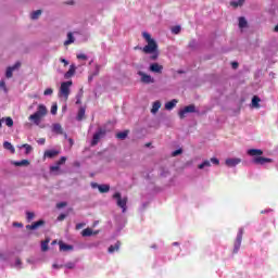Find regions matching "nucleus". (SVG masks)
I'll use <instances>...</instances> for the list:
<instances>
[{
  "mask_svg": "<svg viewBox=\"0 0 278 278\" xmlns=\"http://www.w3.org/2000/svg\"><path fill=\"white\" fill-rule=\"evenodd\" d=\"M248 155H250L252 159V164H258L260 166H264L265 164H271L273 159L264 157V151L261 149H249Z\"/></svg>",
  "mask_w": 278,
  "mask_h": 278,
  "instance_id": "1",
  "label": "nucleus"
},
{
  "mask_svg": "<svg viewBox=\"0 0 278 278\" xmlns=\"http://www.w3.org/2000/svg\"><path fill=\"white\" fill-rule=\"evenodd\" d=\"M47 106H45V104H39L37 112L29 116V121H33L35 125H40V121L42 116H47Z\"/></svg>",
  "mask_w": 278,
  "mask_h": 278,
  "instance_id": "2",
  "label": "nucleus"
},
{
  "mask_svg": "<svg viewBox=\"0 0 278 278\" xmlns=\"http://www.w3.org/2000/svg\"><path fill=\"white\" fill-rule=\"evenodd\" d=\"M143 52L152 54V60H157L160 52H157V42H155V39L148 41V45L143 47Z\"/></svg>",
  "mask_w": 278,
  "mask_h": 278,
  "instance_id": "3",
  "label": "nucleus"
},
{
  "mask_svg": "<svg viewBox=\"0 0 278 278\" xmlns=\"http://www.w3.org/2000/svg\"><path fill=\"white\" fill-rule=\"evenodd\" d=\"M113 199L116 200L117 206L121 207L123 214H125V212H127V198H123L121 192H115Z\"/></svg>",
  "mask_w": 278,
  "mask_h": 278,
  "instance_id": "4",
  "label": "nucleus"
},
{
  "mask_svg": "<svg viewBox=\"0 0 278 278\" xmlns=\"http://www.w3.org/2000/svg\"><path fill=\"white\" fill-rule=\"evenodd\" d=\"M72 86H73V80L63 81L60 88V97H64V99H68V94H71Z\"/></svg>",
  "mask_w": 278,
  "mask_h": 278,
  "instance_id": "5",
  "label": "nucleus"
},
{
  "mask_svg": "<svg viewBox=\"0 0 278 278\" xmlns=\"http://www.w3.org/2000/svg\"><path fill=\"white\" fill-rule=\"evenodd\" d=\"M186 114H199V110H197V106L194 104H190L178 112V116L180 118H186Z\"/></svg>",
  "mask_w": 278,
  "mask_h": 278,
  "instance_id": "6",
  "label": "nucleus"
},
{
  "mask_svg": "<svg viewBox=\"0 0 278 278\" xmlns=\"http://www.w3.org/2000/svg\"><path fill=\"white\" fill-rule=\"evenodd\" d=\"M212 164L218 166V164H220V161L216 157H212L211 161L205 160L201 164H199L198 168L200 170H207L210 167H212Z\"/></svg>",
  "mask_w": 278,
  "mask_h": 278,
  "instance_id": "7",
  "label": "nucleus"
},
{
  "mask_svg": "<svg viewBox=\"0 0 278 278\" xmlns=\"http://www.w3.org/2000/svg\"><path fill=\"white\" fill-rule=\"evenodd\" d=\"M102 138H105V129L99 128V129L93 134L92 140H91V147H97V144H99V141H100Z\"/></svg>",
  "mask_w": 278,
  "mask_h": 278,
  "instance_id": "8",
  "label": "nucleus"
},
{
  "mask_svg": "<svg viewBox=\"0 0 278 278\" xmlns=\"http://www.w3.org/2000/svg\"><path fill=\"white\" fill-rule=\"evenodd\" d=\"M242 236H244V229L239 228V231L237 233V238L235 240L233 253H238V251H240V247H242Z\"/></svg>",
  "mask_w": 278,
  "mask_h": 278,
  "instance_id": "9",
  "label": "nucleus"
},
{
  "mask_svg": "<svg viewBox=\"0 0 278 278\" xmlns=\"http://www.w3.org/2000/svg\"><path fill=\"white\" fill-rule=\"evenodd\" d=\"M242 162V159H238V157H228L225 160V164L228 168H236V166H238V164H240Z\"/></svg>",
  "mask_w": 278,
  "mask_h": 278,
  "instance_id": "10",
  "label": "nucleus"
},
{
  "mask_svg": "<svg viewBox=\"0 0 278 278\" xmlns=\"http://www.w3.org/2000/svg\"><path fill=\"white\" fill-rule=\"evenodd\" d=\"M138 75L141 77L142 84H155V78H153L151 75L140 71L138 72Z\"/></svg>",
  "mask_w": 278,
  "mask_h": 278,
  "instance_id": "11",
  "label": "nucleus"
},
{
  "mask_svg": "<svg viewBox=\"0 0 278 278\" xmlns=\"http://www.w3.org/2000/svg\"><path fill=\"white\" fill-rule=\"evenodd\" d=\"M21 68V62H16L13 66H9L5 71V78L11 79L14 71H18Z\"/></svg>",
  "mask_w": 278,
  "mask_h": 278,
  "instance_id": "12",
  "label": "nucleus"
},
{
  "mask_svg": "<svg viewBox=\"0 0 278 278\" xmlns=\"http://www.w3.org/2000/svg\"><path fill=\"white\" fill-rule=\"evenodd\" d=\"M91 188L99 190L101 194H105V192H110V185H99L97 182H91Z\"/></svg>",
  "mask_w": 278,
  "mask_h": 278,
  "instance_id": "13",
  "label": "nucleus"
},
{
  "mask_svg": "<svg viewBox=\"0 0 278 278\" xmlns=\"http://www.w3.org/2000/svg\"><path fill=\"white\" fill-rule=\"evenodd\" d=\"M150 73H157L162 74V71H164V66L160 65V63H151L149 66Z\"/></svg>",
  "mask_w": 278,
  "mask_h": 278,
  "instance_id": "14",
  "label": "nucleus"
},
{
  "mask_svg": "<svg viewBox=\"0 0 278 278\" xmlns=\"http://www.w3.org/2000/svg\"><path fill=\"white\" fill-rule=\"evenodd\" d=\"M99 233V230L92 231L91 228H86L81 231L83 238H90V236H97Z\"/></svg>",
  "mask_w": 278,
  "mask_h": 278,
  "instance_id": "15",
  "label": "nucleus"
},
{
  "mask_svg": "<svg viewBox=\"0 0 278 278\" xmlns=\"http://www.w3.org/2000/svg\"><path fill=\"white\" fill-rule=\"evenodd\" d=\"M42 225H45V220L40 219L38 222H35L31 225H27L26 229L36 230V229H38V227H42Z\"/></svg>",
  "mask_w": 278,
  "mask_h": 278,
  "instance_id": "16",
  "label": "nucleus"
},
{
  "mask_svg": "<svg viewBox=\"0 0 278 278\" xmlns=\"http://www.w3.org/2000/svg\"><path fill=\"white\" fill-rule=\"evenodd\" d=\"M52 132L62 136V134H64V129H62V125L56 123L52 125Z\"/></svg>",
  "mask_w": 278,
  "mask_h": 278,
  "instance_id": "17",
  "label": "nucleus"
},
{
  "mask_svg": "<svg viewBox=\"0 0 278 278\" xmlns=\"http://www.w3.org/2000/svg\"><path fill=\"white\" fill-rule=\"evenodd\" d=\"M43 155H45V157H49L50 160H52V157H55V155H60V151L47 150Z\"/></svg>",
  "mask_w": 278,
  "mask_h": 278,
  "instance_id": "18",
  "label": "nucleus"
},
{
  "mask_svg": "<svg viewBox=\"0 0 278 278\" xmlns=\"http://www.w3.org/2000/svg\"><path fill=\"white\" fill-rule=\"evenodd\" d=\"M75 71H76V67H75V65L72 64L70 66V70L64 74L65 79H71V77H73V75H75Z\"/></svg>",
  "mask_w": 278,
  "mask_h": 278,
  "instance_id": "19",
  "label": "nucleus"
},
{
  "mask_svg": "<svg viewBox=\"0 0 278 278\" xmlns=\"http://www.w3.org/2000/svg\"><path fill=\"white\" fill-rule=\"evenodd\" d=\"M121 249V242L117 241L114 245H110L109 249H108V252L109 253H116V251H119Z\"/></svg>",
  "mask_w": 278,
  "mask_h": 278,
  "instance_id": "20",
  "label": "nucleus"
},
{
  "mask_svg": "<svg viewBox=\"0 0 278 278\" xmlns=\"http://www.w3.org/2000/svg\"><path fill=\"white\" fill-rule=\"evenodd\" d=\"M161 108H162V103L160 101H155L152 105L151 113L157 114Z\"/></svg>",
  "mask_w": 278,
  "mask_h": 278,
  "instance_id": "21",
  "label": "nucleus"
},
{
  "mask_svg": "<svg viewBox=\"0 0 278 278\" xmlns=\"http://www.w3.org/2000/svg\"><path fill=\"white\" fill-rule=\"evenodd\" d=\"M178 101L177 99H173L170 101H168L167 103H165V110H173V108H175L177 105Z\"/></svg>",
  "mask_w": 278,
  "mask_h": 278,
  "instance_id": "22",
  "label": "nucleus"
},
{
  "mask_svg": "<svg viewBox=\"0 0 278 278\" xmlns=\"http://www.w3.org/2000/svg\"><path fill=\"white\" fill-rule=\"evenodd\" d=\"M59 247H60V251H73L74 249L73 245L62 243V242L59 243Z\"/></svg>",
  "mask_w": 278,
  "mask_h": 278,
  "instance_id": "23",
  "label": "nucleus"
},
{
  "mask_svg": "<svg viewBox=\"0 0 278 278\" xmlns=\"http://www.w3.org/2000/svg\"><path fill=\"white\" fill-rule=\"evenodd\" d=\"M84 116H86V109L81 106L78 111V114L76 116L77 121H84Z\"/></svg>",
  "mask_w": 278,
  "mask_h": 278,
  "instance_id": "24",
  "label": "nucleus"
},
{
  "mask_svg": "<svg viewBox=\"0 0 278 278\" xmlns=\"http://www.w3.org/2000/svg\"><path fill=\"white\" fill-rule=\"evenodd\" d=\"M3 148L7 149V151H11V153L15 152L14 146H12L10 141H4Z\"/></svg>",
  "mask_w": 278,
  "mask_h": 278,
  "instance_id": "25",
  "label": "nucleus"
},
{
  "mask_svg": "<svg viewBox=\"0 0 278 278\" xmlns=\"http://www.w3.org/2000/svg\"><path fill=\"white\" fill-rule=\"evenodd\" d=\"M127 136H129L128 130H124V131H121V132L116 134V138H118V140H125V138H127Z\"/></svg>",
  "mask_w": 278,
  "mask_h": 278,
  "instance_id": "26",
  "label": "nucleus"
},
{
  "mask_svg": "<svg viewBox=\"0 0 278 278\" xmlns=\"http://www.w3.org/2000/svg\"><path fill=\"white\" fill-rule=\"evenodd\" d=\"M247 0H238V1H231L230 2V5L232 7V8H242V5H244V2H245Z\"/></svg>",
  "mask_w": 278,
  "mask_h": 278,
  "instance_id": "27",
  "label": "nucleus"
},
{
  "mask_svg": "<svg viewBox=\"0 0 278 278\" xmlns=\"http://www.w3.org/2000/svg\"><path fill=\"white\" fill-rule=\"evenodd\" d=\"M75 42V37H73V33L67 34V40L64 41L65 46L73 45Z\"/></svg>",
  "mask_w": 278,
  "mask_h": 278,
  "instance_id": "28",
  "label": "nucleus"
},
{
  "mask_svg": "<svg viewBox=\"0 0 278 278\" xmlns=\"http://www.w3.org/2000/svg\"><path fill=\"white\" fill-rule=\"evenodd\" d=\"M14 166H29L28 160L15 161L13 162Z\"/></svg>",
  "mask_w": 278,
  "mask_h": 278,
  "instance_id": "29",
  "label": "nucleus"
},
{
  "mask_svg": "<svg viewBox=\"0 0 278 278\" xmlns=\"http://www.w3.org/2000/svg\"><path fill=\"white\" fill-rule=\"evenodd\" d=\"M13 268H16L17 270H21L23 268V262H21V258H15V262L13 264Z\"/></svg>",
  "mask_w": 278,
  "mask_h": 278,
  "instance_id": "30",
  "label": "nucleus"
},
{
  "mask_svg": "<svg viewBox=\"0 0 278 278\" xmlns=\"http://www.w3.org/2000/svg\"><path fill=\"white\" fill-rule=\"evenodd\" d=\"M260 101H262V100L260 99V97L254 96V97L252 98V108H260Z\"/></svg>",
  "mask_w": 278,
  "mask_h": 278,
  "instance_id": "31",
  "label": "nucleus"
},
{
  "mask_svg": "<svg viewBox=\"0 0 278 278\" xmlns=\"http://www.w3.org/2000/svg\"><path fill=\"white\" fill-rule=\"evenodd\" d=\"M81 97H84V89H80L76 96V105H81Z\"/></svg>",
  "mask_w": 278,
  "mask_h": 278,
  "instance_id": "32",
  "label": "nucleus"
},
{
  "mask_svg": "<svg viewBox=\"0 0 278 278\" xmlns=\"http://www.w3.org/2000/svg\"><path fill=\"white\" fill-rule=\"evenodd\" d=\"M41 251L43 253L49 251V239H46L45 241L41 242Z\"/></svg>",
  "mask_w": 278,
  "mask_h": 278,
  "instance_id": "33",
  "label": "nucleus"
},
{
  "mask_svg": "<svg viewBox=\"0 0 278 278\" xmlns=\"http://www.w3.org/2000/svg\"><path fill=\"white\" fill-rule=\"evenodd\" d=\"M40 14H42V11H41V10L34 11V12L30 14V18H31L33 21H36V20H38V17L40 16Z\"/></svg>",
  "mask_w": 278,
  "mask_h": 278,
  "instance_id": "34",
  "label": "nucleus"
},
{
  "mask_svg": "<svg viewBox=\"0 0 278 278\" xmlns=\"http://www.w3.org/2000/svg\"><path fill=\"white\" fill-rule=\"evenodd\" d=\"M247 25H248L247 18L239 17V27H240V29H244V27H247Z\"/></svg>",
  "mask_w": 278,
  "mask_h": 278,
  "instance_id": "35",
  "label": "nucleus"
},
{
  "mask_svg": "<svg viewBox=\"0 0 278 278\" xmlns=\"http://www.w3.org/2000/svg\"><path fill=\"white\" fill-rule=\"evenodd\" d=\"M142 37L144 38V40H146L147 42H151V41L154 40L153 38H151V34H149V33H147V31H143V33H142Z\"/></svg>",
  "mask_w": 278,
  "mask_h": 278,
  "instance_id": "36",
  "label": "nucleus"
},
{
  "mask_svg": "<svg viewBox=\"0 0 278 278\" xmlns=\"http://www.w3.org/2000/svg\"><path fill=\"white\" fill-rule=\"evenodd\" d=\"M4 123H5L7 127H14V119H12V117H7L4 119Z\"/></svg>",
  "mask_w": 278,
  "mask_h": 278,
  "instance_id": "37",
  "label": "nucleus"
},
{
  "mask_svg": "<svg viewBox=\"0 0 278 278\" xmlns=\"http://www.w3.org/2000/svg\"><path fill=\"white\" fill-rule=\"evenodd\" d=\"M22 148L25 149L26 155H29V153H31V151H33L31 146H29L27 143L23 144Z\"/></svg>",
  "mask_w": 278,
  "mask_h": 278,
  "instance_id": "38",
  "label": "nucleus"
},
{
  "mask_svg": "<svg viewBox=\"0 0 278 278\" xmlns=\"http://www.w3.org/2000/svg\"><path fill=\"white\" fill-rule=\"evenodd\" d=\"M34 212H26V218L28 220V223H31V220H34Z\"/></svg>",
  "mask_w": 278,
  "mask_h": 278,
  "instance_id": "39",
  "label": "nucleus"
},
{
  "mask_svg": "<svg viewBox=\"0 0 278 278\" xmlns=\"http://www.w3.org/2000/svg\"><path fill=\"white\" fill-rule=\"evenodd\" d=\"M60 164L55 163L54 165L50 166V170L51 173H55L58 170H60Z\"/></svg>",
  "mask_w": 278,
  "mask_h": 278,
  "instance_id": "40",
  "label": "nucleus"
},
{
  "mask_svg": "<svg viewBox=\"0 0 278 278\" xmlns=\"http://www.w3.org/2000/svg\"><path fill=\"white\" fill-rule=\"evenodd\" d=\"M64 267L67 268L68 270H73V268H75V263L68 262L64 265Z\"/></svg>",
  "mask_w": 278,
  "mask_h": 278,
  "instance_id": "41",
  "label": "nucleus"
},
{
  "mask_svg": "<svg viewBox=\"0 0 278 278\" xmlns=\"http://www.w3.org/2000/svg\"><path fill=\"white\" fill-rule=\"evenodd\" d=\"M181 31V26H174L172 28V34H179Z\"/></svg>",
  "mask_w": 278,
  "mask_h": 278,
  "instance_id": "42",
  "label": "nucleus"
},
{
  "mask_svg": "<svg viewBox=\"0 0 278 278\" xmlns=\"http://www.w3.org/2000/svg\"><path fill=\"white\" fill-rule=\"evenodd\" d=\"M0 88H1L4 92H8V87H5V80H4V79H1V80H0Z\"/></svg>",
  "mask_w": 278,
  "mask_h": 278,
  "instance_id": "43",
  "label": "nucleus"
},
{
  "mask_svg": "<svg viewBox=\"0 0 278 278\" xmlns=\"http://www.w3.org/2000/svg\"><path fill=\"white\" fill-rule=\"evenodd\" d=\"M181 153H184V150L178 149V150H175L174 152H172V156L177 157V155H181Z\"/></svg>",
  "mask_w": 278,
  "mask_h": 278,
  "instance_id": "44",
  "label": "nucleus"
},
{
  "mask_svg": "<svg viewBox=\"0 0 278 278\" xmlns=\"http://www.w3.org/2000/svg\"><path fill=\"white\" fill-rule=\"evenodd\" d=\"M45 97H51V94H53V89L51 88H47L43 92Z\"/></svg>",
  "mask_w": 278,
  "mask_h": 278,
  "instance_id": "45",
  "label": "nucleus"
},
{
  "mask_svg": "<svg viewBox=\"0 0 278 278\" xmlns=\"http://www.w3.org/2000/svg\"><path fill=\"white\" fill-rule=\"evenodd\" d=\"M101 71V66L100 65H96V70L93 71V73L91 74L93 77H97V75H99Z\"/></svg>",
  "mask_w": 278,
  "mask_h": 278,
  "instance_id": "46",
  "label": "nucleus"
},
{
  "mask_svg": "<svg viewBox=\"0 0 278 278\" xmlns=\"http://www.w3.org/2000/svg\"><path fill=\"white\" fill-rule=\"evenodd\" d=\"M51 114H53V115L58 114V104H53L51 106Z\"/></svg>",
  "mask_w": 278,
  "mask_h": 278,
  "instance_id": "47",
  "label": "nucleus"
},
{
  "mask_svg": "<svg viewBox=\"0 0 278 278\" xmlns=\"http://www.w3.org/2000/svg\"><path fill=\"white\" fill-rule=\"evenodd\" d=\"M60 166H62V164H66V156H61V159L56 162Z\"/></svg>",
  "mask_w": 278,
  "mask_h": 278,
  "instance_id": "48",
  "label": "nucleus"
},
{
  "mask_svg": "<svg viewBox=\"0 0 278 278\" xmlns=\"http://www.w3.org/2000/svg\"><path fill=\"white\" fill-rule=\"evenodd\" d=\"M64 265H59L58 263H53L52 264V268L56 269V270H60V268H63Z\"/></svg>",
  "mask_w": 278,
  "mask_h": 278,
  "instance_id": "49",
  "label": "nucleus"
},
{
  "mask_svg": "<svg viewBox=\"0 0 278 278\" xmlns=\"http://www.w3.org/2000/svg\"><path fill=\"white\" fill-rule=\"evenodd\" d=\"M56 207H58L59 210H62V207H66V202H60V203H58V204H56Z\"/></svg>",
  "mask_w": 278,
  "mask_h": 278,
  "instance_id": "50",
  "label": "nucleus"
},
{
  "mask_svg": "<svg viewBox=\"0 0 278 278\" xmlns=\"http://www.w3.org/2000/svg\"><path fill=\"white\" fill-rule=\"evenodd\" d=\"M78 60H88V55L86 54H77Z\"/></svg>",
  "mask_w": 278,
  "mask_h": 278,
  "instance_id": "51",
  "label": "nucleus"
},
{
  "mask_svg": "<svg viewBox=\"0 0 278 278\" xmlns=\"http://www.w3.org/2000/svg\"><path fill=\"white\" fill-rule=\"evenodd\" d=\"M270 212H273V208H265L261 211V214H270Z\"/></svg>",
  "mask_w": 278,
  "mask_h": 278,
  "instance_id": "52",
  "label": "nucleus"
},
{
  "mask_svg": "<svg viewBox=\"0 0 278 278\" xmlns=\"http://www.w3.org/2000/svg\"><path fill=\"white\" fill-rule=\"evenodd\" d=\"M45 142H47V139H45V138H40L37 140V143L41 144V146L45 144Z\"/></svg>",
  "mask_w": 278,
  "mask_h": 278,
  "instance_id": "53",
  "label": "nucleus"
},
{
  "mask_svg": "<svg viewBox=\"0 0 278 278\" xmlns=\"http://www.w3.org/2000/svg\"><path fill=\"white\" fill-rule=\"evenodd\" d=\"M167 176H168V170L162 169L161 177H167Z\"/></svg>",
  "mask_w": 278,
  "mask_h": 278,
  "instance_id": "54",
  "label": "nucleus"
},
{
  "mask_svg": "<svg viewBox=\"0 0 278 278\" xmlns=\"http://www.w3.org/2000/svg\"><path fill=\"white\" fill-rule=\"evenodd\" d=\"M83 227H86V224L79 223L76 225V229H83Z\"/></svg>",
  "mask_w": 278,
  "mask_h": 278,
  "instance_id": "55",
  "label": "nucleus"
},
{
  "mask_svg": "<svg viewBox=\"0 0 278 278\" xmlns=\"http://www.w3.org/2000/svg\"><path fill=\"white\" fill-rule=\"evenodd\" d=\"M60 62L64 64V66H68V61L66 59H60Z\"/></svg>",
  "mask_w": 278,
  "mask_h": 278,
  "instance_id": "56",
  "label": "nucleus"
},
{
  "mask_svg": "<svg viewBox=\"0 0 278 278\" xmlns=\"http://www.w3.org/2000/svg\"><path fill=\"white\" fill-rule=\"evenodd\" d=\"M231 66L236 71V68H238L239 64H238V62L235 61L231 63Z\"/></svg>",
  "mask_w": 278,
  "mask_h": 278,
  "instance_id": "57",
  "label": "nucleus"
},
{
  "mask_svg": "<svg viewBox=\"0 0 278 278\" xmlns=\"http://www.w3.org/2000/svg\"><path fill=\"white\" fill-rule=\"evenodd\" d=\"M13 227H23V224L18 223V222H15V223H13Z\"/></svg>",
  "mask_w": 278,
  "mask_h": 278,
  "instance_id": "58",
  "label": "nucleus"
},
{
  "mask_svg": "<svg viewBox=\"0 0 278 278\" xmlns=\"http://www.w3.org/2000/svg\"><path fill=\"white\" fill-rule=\"evenodd\" d=\"M66 218V215H64V214H61L60 216H59V220H64Z\"/></svg>",
  "mask_w": 278,
  "mask_h": 278,
  "instance_id": "59",
  "label": "nucleus"
},
{
  "mask_svg": "<svg viewBox=\"0 0 278 278\" xmlns=\"http://www.w3.org/2000/svg\"><path fill=\"white\" fill-rule=\"evenodd\" d=\"M178 75H184V73H186L184 70H178L177 71Z\"/></svg>",
  "mask_w": 278,
  "mask_h": 278,
  "instance_id": "60",
  "label": "nucleus"
},
{
  "mask_svg": "<svg viewBox=\"0 0 278 278\" xmlns=\"http://www.w3.org/2000/svg\"><path fill=\"white\" fill-rule=\"evenodd\" d=\"M92 79H94V76L91 74V75L88 77V81H92Z\"/></svg>",
  "mask_w": 278,
  "mask_h": 278,
  "instance_id": "61",
  "label": "nucleus"
},
{
  "mask_svg": "<svg viewBox=\"0 0 278 278\" xmlns=\"http://www.w3.org/2000/svg\"><path fill=\"white\" fill-rule=\"evenodd\" d=\"M172 245L173 247H179V242H173Z\"/></svg>",
  "mask_w": 278,
  "mask_h": 278,
  "instance_id": "62",
  "label": "nucleus"
},
{
  "mask_svg": "<svg viewBox=\"0 0 278 278\" xmlns=\"http://www.w3.org/2000/svg\"><path fill=\"white\" fill-rule=\"evenodd\" d=\"M68 142H70L71 147H73V139L72 138L68 139Z\"/></svg>",
  "mask_w": 278,
  "mask_h": 278,
  "instance_id": "63",
  "label": "nucleus"
},
{
  "mask_svg": "<svg viewBox=\"0 0 278 278\" xmlns=\"http://www.w3.org/2000/svg\"><path fill=\"white\" fill-rule=\"evenodd\" d=\"M97 225H99V220H96V222L93 223V227H97Z\"/></svg>",
  "mask_w": 278,
  "mask_h": 278,
  "instance_id": "64",
  "label": "nucleus"
}]
</instances>
